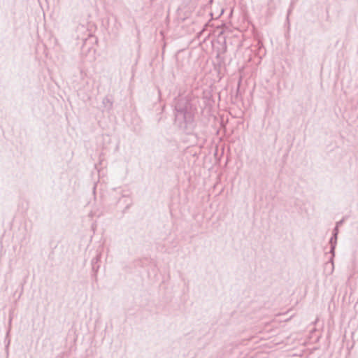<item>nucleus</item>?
Here are the masks:
<instances>
[{"mask_svg": "<svg viewBox=\"0 0 358 358\" xmlns=\"http://www.w3.org/2000/svg\"><path fill=\"white\" fill-rule=\"evenodd\" d=\"M329 243L331 245L330 253L331 257L329 259V262L331 263L332 266L334 267V257L335 256V248L337 243V236H332L329 240Z\"/></svg>", "mask_w": 358, "mask_h": 358, "instance_id": "f03ea898", "label": "nucleus"}, {"mask_svg": "<svg viewBox=\"0 0 358 358\" xmlns=\"http://www.w3.org/2000/svg\"><path fill=\"white\" fill-rule=\"evenodd\" d=\"M101 253H99L96 255V256L92 259V270L96 273L99 268V265L98 264V262L101 259Z\"/></svg>", "mask_w": 358, "mask_h": 358, "instance_id": "20e7f679", "label": "nucleus"}, {"mask_svg": "<svg viewBox=\"0 0 358 358\" xmlns=\"http://www.w3.org/2000/svg\"><path fill=\"white\" fill-rule=\"evenodd\" d=\"M338 234V227H337V226H336L334 227V230H333V235L332 236H337Z\"/></svg>", "mask_w": 358, "mask_h": 358, "instance_id": "39448f33", "label": "nucleus"}, {"mask_svg": "<svg viewBox=\"0 0 358 358\" xmlns=\"http://www.w3.org/2000/svg\"><path fill=\"white\" fill-rule=\"evenodd\" d=\"M102 105L103 110L108 112L110 111L113 108V101L109 99L108 96H105L102 100Z\"/></svg>", "mask_w": 358, "mask_h": 358, "instance_id": "7ed1b4c3", "label": "nucleus"}, {"mask_svg": "<svg viewBox=\"0 0 358 358\" xmlns=\"http://www.w3.org/2000/svg\"><path fill=\"white\" fill-rule=\"evenodd\" d=\"M344 220H345V219L343 218L341 220L337 222L336 226H337V227H338L339 226L342 225L343 223L344 222Z\"/></svg>", "mask_w": 358, "mask_h": 358, "instance_id": "423d86ee", "label": "nucleus"}, {"mask_svg": "<svg viewBox=\"0 0 358 358\" xmlns=\"http://www.w3.org/2000/svg\"><path fill=\"white\" fill-rule=\"evenodd\" d=\"M196 108L187 96H179L175 104V125L182 132L191 134L196 127Z\"/></svg>", "mask_w": 358, "mask_h": 358, "instance_id": "f257e3e1", "label": "nucleus"}]
</instances>
